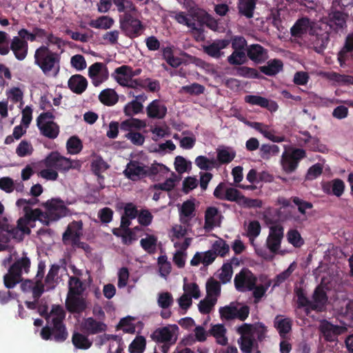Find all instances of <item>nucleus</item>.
<instances>
[{
    "label": "nucleus",
    "instance_id": "obj_62",
    "mask_svg": "<svg viewBox=\"0 0 353 353\" xmlns=\"http://www.w3.org/2000/svg\"><path fill=\"white\" fill-rule=\"evenodd\" d=\"M296 264L295 262L292 263L288 268L281 273L279 274L274 280L273 287L279 286L290 277L292 273L296 269Z\"/></svg>",
    "mask_w": 353,
    "mask_h": 353
},
{
    "label": "nucleus",
    "instance_id": "obj_49",
    "mask_svg": "<svg viewBox=\"0 0 353 353\" xmlns=\"http://www.w3.org/2000/svg\"><path fill=\"white\" fill-rule=\"evenodd\" d=\"M279 152V148L274 144H263L259 149L260 157L265 160L276 156Z\"/></svg>",
    "mask_w": 353,
    "mask_h": 353
},
{
    "label": "nucleus",
    "instance_id": "obj_41",
    "mask_svg": "<svg viewBox=\"0 0 353 353\" xmlns=\"http://www.w3.org/2000/svg\"><path fill=\"white\" fill-rule=\"evenodd\" d=\"M274 324L281 337H285L292 329V321L288 318L283 319L279 315L276 316Z\"/></svg>",
    "mask_w": 353,
    "mask_h": 353
},
{
    "label": "nucleus",
    "instance_id": "obj_53",
    "mask_svg": "<svg viewBox=\"0 0 353 353\" xmlns=\"http://www.w3.org/2000/svg\"><path fill=\"white\" fill-rule=\"evenodd\" d=\"M72 341L73 345L79 349H88L92 343L88 340V337L79 332H74L72 335Z\"/></svg>",
    "mask_w": 353,
    "mask_h": 353
},
{
    "label": "nucleus",
    "instance_id": "obj_64",
    "mask_svg": "<svg viewBox=\"0 0 353 353\" xmlns=\"http://www.w3.org/2000/svg\"><path fill=\"white\" fill-rule=\"evenodd\" d=\"M157 239L154 235H147L140 241L141 247L148 252L152 253L155 250Z\"/></svg>",
    "mask_w": 353,
    "mask_h": 353
},
{
    "label": "nucleus",
    "instance_id": "obj_52",
    "mask_svg": "<svg viewBox=\"0 0 353 353\" xmlns=\"http://www.w3.org/2000/svg\"><path fill=\"white\" fill-rule=\"evenodd\" d=\"M145 126L146 123L144 121L132 118L123 121L121 124V129L130 132L133 128L139 130L145 128Z\"/></svg>",
    "mask_w": 353,
    "mask_h": 353
},
{
    "label": "nucleus",
    "instance_id": "obj_58",
    "mask_svg": "<svg viewBox=\"0 0 353 353\" xmlns=\"http://www.w3.org/2000/svg\"><path fill=\"white\" fill-rule=\"evenodd\" d=\"M174 299L168 292H161L158 294L157 303L162 309H168L173 303Z\"/></svg>",
    "mask_w": 353,
    "mask_h": 353
},
{
    "label": "nucleus",
    "instance_id": "obj_44",
    "mask_svg": "<svg viewBox=\"0 0 353 353\" xmlns=\"http://www.w3.org/2000/svg\"><path fill=\"white\" fill-rule=\"evenodd\" d=\"M173 333L168 327L157 329L151 335V338L157 342L164 343L171 341Z\"/></svg>",
    "mask_w": 353,
    "mask_h": 353
},
{
    "label": "nucleus",
    "instance_id": "obj_10",
    "mask_svg": "<svg viewBox=\"0 0 353 353\" xmlns=\"http://www.w3.org/2000/svg\"><path fill=\"white\" fill-rule=\"evenodd\" d=\"M305 157V151L303 149H294L292 152L285 151L281 159L283 170L286 173L294 172L301 159Z\"/></svg>",
    "mask_w": 353,
    "mask_h": 353
},
{
    "label": "nucleus",
    "instance_id": "obj_50",
    "mask_svg": "<svg viewBox=\"0 0 353 353\" xmlns=\"http://www.w3.org/2000/svg\"><path fill=\"white\" fill-rule=\"evenodd\" d=\"M68 285L69 291L68 295H81L85 290L83 283L77 276H70Z\"/></svg>",
    "mask_w": 353,
    "mask_h": 353
},
{
    "label": "nucleus",
    "instance_id": "obj_29",
    "mask_svg": "<svg viewBox=\"0 0 353 353\" xmlns=\"http://www.w3.org/2000/svg\"><path fill=\"white\" fill-rule=\"evenodd\" d=\"M150 118L161 119L167 113V108L159 100H154L146 108Z\"/></svg>",
    "mask_w": 353,
    "mask_h": 353
},
{
    "label": "nucleus",
    "instance_id": "obj_37",
    "mask_svg": "<svg viewBox=\"0 0 353 353\" xmlns=\"http://www.w3.org/2000/svg\"><path fill=\"white\" fill-rule=\"evenodd\" d=\"M103 66V63L97 62L92 64L88 69L89 77L95 86H98L106 79V77L101 74V70Z\"/></svg>",
    "mask_w": 353,
    "mask_h": 353
},
{
    "label": "nucleus",
    "instance_id": "obj_40",
    "mask_svg": "<svg viewBox=\"0 0 353 353\" xmlns=\"http://www.w3.org/2000/svg\"><path fill=\"white\" fill-rule=\"evenodd\" d=\"M256 1V0H239V13L248 19L253 17Z\"/></svg>",
    "mask_w": 353,
    "mask_h": 353
},
{
    "label": "nucleus",
    "instance_id": "obj_63",
    "mask_svg": "<svg viewBox=\"0 0 353 353\" xmlns=\"http://www.w3.org/2000/svg\"><path fill=\"white\" fill-rule=\"evenodd\" d=\"M143 105L140 101L133 100L125 106L124 112L127 116H132L141 112L143 110Z\"/></svg>",
    "mask_w": 353,
    "mask_h": 353
},
{
    "label": "nucleus",
    "instance_id": "obj_34",
    "mask_svg": "<svg viewBox=\"0 0 353 353\" xmlns=\"http://www.w3.org/2000/svg\"><path fill=\"white\" fill-rule=\"evenodd\" d=\"M216 159L218 161L219 166L221 164H228L230 163L236 157V152L231 148L219 147L216 149Z\"/></svg>",
    "mask_w": 353,
    "mask_h": 353
},
{
    "label": "nucleus",
    "instance_id": "obj_46",
    "mask_svg": "<svg viewBox=\"0 0 353 353\" xmlns=\"http://www.w3.org/2000/svg\"><path fill=\"white\" fill-rule=\"evenodd\" d=\"M195 164L203 170H210L214 168H218V161L214 159H208L205 156H199L195 159Z\"/></svg>",
    "mask_w": 353,
    "mask_h": 353
},
{
    "label": "nucleus",
    "instance_id": "obj_25",
    "mask_svg": "<svg viewBox=\"0 0 353 353\" xmlns=\"http://www.w3.org/2000/svg\"><path fill=\"white\" fill-rule=\"evenodd\" d=\"M245 101L252 105L267 108L271 112H274L278 109V105L276 103L261 96L247 95L245 97Z\"/></svg>",
    "mask_w": 353,
    "mask_h": 353
},
{
    "label": "nucleus",
    "instance_id": "obj_3",
    "mask_svg": "<svg viewBox=\"0 0 353 353\" xmlns=\"http://www.w3.org/2000/svg\"><path fill=\"white\" fill-rule=\"evenodd\" d=\"M332 24L323 21L314 23L310 31L309 47L318 54L323 53L330 41Z\"/></svg>",
    "mask_w": 353,
    "mask_h": 353
},
{
    "label": "nucleus",
    "instance_id": "obj_43",
    "mask_svg": "<svg viewBox=\"0 0 353 353\" xmlns=\"http://www.w3.org/2000/svg\"><path fill=\"white\" fill-rule=\"evenodd\" d=\"M226 329L223 324H216L212 326L210 333L215 339L216 342L221 345H225L228 343V338L226 336Z\"/></svg>",
    "mask_w": 353,
    "mask_h": 353
},
{
    "label": "nucleus",
    "instance_id": "obj_51",
    "mask_svg": "<svg viewBox=\"0 0 353 353\" xmlns=\"http://www.w3.org/2000/svg\"><path fill=\"white\" fill-rule=\"evenodd\" d=\"M119 12L135 13L137 8L130 0H112Z\"/></svg>",
    "mask_w": 353,
    "mask_h": 353
},
{
    "label": "nucleus",
    "instance_id": "obj_28",
    "mask_svg": "<svg viewBox=\"0 0 353 353\" xmlns=\"http://www.w3.org/2000/svg\"><path fill=\"white\" fill-rule=\"evenodd\" d=\"M229 43L230 41L228 39L216 40L209 46H203V50L210 57L219 58L223 54L221 50L226 48Z\"/></svg>",
    "mask_w": 353,
    "mask_h": 353
},
{
    "label": "nucleus",
    "instance_id": "obj_54",
    "mask_svg": "<svg viewBox=\"0 0 353 353\" xmlns=\"http://www.w3.org/2000/svg\"><path fill=\"white\" fill-rule=\"evenodd\" d=\"M113 23L114 20L112 18L108 16H102L96 20H92L89 25L92 28L106 30L110 28Z\"/></svg>",
    "mask_w": 353,
    "mask_h": 353
},
{
    "label": "nucleus",
    "instance_id": "obj_17",
    "mask_svg": "<svg viewBox=\"0 0 353 353\" xmlns=\"http://www.w3.org/2000/svg\"><path fill=\"white\" fill-rule=\"evenodd\" d=\"M283 238V228L281 225H274L270 227V232L266 240L267 248L272 253H276L281 247Z\"/></svg>",
    "mask_w": 353,
    "mask_h": 353
},
{
    "label": "nucleus",
    "instance_id": "obj_31",
    "mask_svg": "<svg viewBox=\"0 0 353 353\" xmlns=\"http://www.w3.org/2000/svg\"><path fill=\"white\" fill-rule=\"evenodd\" d=\"M66 306L70 312L79 313L86 308V303L81 295H68Z\"/></svg>",
    "mask_w": 353,
    "mask_h": 353
},
{
    "label": "nucleus",
    "instance_id": "obj_48",
    "mask_svg": "<svg viewBox=\"0 0 353 353\" xmlns=\"http://www.w3.org/2000/svg\"><path fill=\"white\" fill-rule=\"evenodd\" d=\"M99 98L101 103L107 105H112L118 101V96L116 92L112 89H105L103 90L100 93Z\"/></svg>",
    "mask_w": 353,
    "mask_h": 353
},
{
    "label": "nucleus",
    "instance_id": "obj_55",
    "mask_svg": "<svg viewBox=\"0 0 353 353\" xmlns=\"http://www.w3.org/2000/svg\"><path fill=\"white\" fill-rule=\"evenodd\" d=\"M212 249L216 256H225L230 250V246L222 239L216 240L212 244Z\"/></svg>",
    "mask_w": 353,
    "mask_h": 353
},
{
    "label": "nucleus",
    "instance_id": "obj_9",
    "mask_svg": "<svg viewBox=\"0 0 353 353\" xmlns=\"http://www.w3.org/2000/svg\"><path fill=\"white\" fill-rule=\"evenodd\" d=\"M157 169L145 165L137 161H130L123 173L127 178L132 181H138L146 176L155 174Z\"/></svg>",
    "mask_w": 353,
    "mask_h": 353
},
{
    "label": "nucleus",
    "instance_id": "obj_12",
    "mask_svg": "<svg viewBox=\"0 0 353 353\" xmlns=\"http://www.w3.org/2000/svg\"><path fill=\"white\" fill-rule=\"evenodd\" d=\"M256 277L248 269L244 268L234 277V285L240 292L251 291L256 283Z\"/></svg>",
    "mask_w": 353,
    "mask_h": 353
},
{
    "label": "nucleus",
    "instance_id": "obj_23",
    "mask_svg": "<svg viewBox=\"0 0 353 353\" xmlns=\"http://www.w3.org/2000/svg\"><path fill=\"white\" fill-rule=\"evenodd\" d=\"M327 301V297L325 291L320 287L315 289L312 300L310 301L309 308L317 312H322L325 310V304Z\"/></svg>",
    "mask_w": 353,
    "mask_h": 353
},
{
    "label": "nucleus",
    "instance_id": "obj_45",
    "mask_svg": "<svg viewBox=\"0 0 353 353\" xmlns=\"http://www.w3.org/2000/svg\"><path fill=\"white\" fill-rule=\"evenodd\" d=\"M110 341L109 345V352L113 353L114 351L116 353H121L123 350L121 347V339L117 335H109L105 334L101 338V343L105 341Z\"/></svg>",
    "mask_w": 353,
    "mask_h": 353
},
{
    "label": "nucleus",
    "instance_id": "obj_24",
    "mask_svg": "<svg viewBox=\"0 0 353 353\" xmlns=\"http://www.w3.org/2000/svg\"><path fill=\"white\" fill-rule=\"evenodd\" d=\"M81 327L86 333L89 334H96L97 333L105 332L107 325L103 322L97 321L92 317L83 320L81 323Z\"/></svg>",
    "mask_w": 353,
    "mask_h": 353
},
{
    "label": "nucleus",
    "instance_id": "obj_57",
    "mask_svg": "<svg viewBox=\"0 0 353 353\" xmlns=\"http://www.w3.org/2000/svg\"><path fill=\"white\" fill-rule=\"evenodd\" d=\"M186 26L196 32L200 37L203 32V23L200 20V12L194 14V17L189 18Z\"/></svg>",
    "mask_w": 353,
    "mask_h": 353
},
{
    "label": "nucleus",
    "instance_id": "obj_2",
    "mask_svg": "<svg viewBox=\"0 0 353 353\" xmlns=\"http://www.w3.org/2000/svg\"><path fill=\"white\" fill-rule=\"evenodd\" d=\"M60 55L54 52L46 46L37 49L34 53L35 63L46 75L56 77L60 70Z\"/></svg>",
    "mask_w": 353,
    "mask_h": 353
},
{
    "label": "nucleus",
    "instance_id": "obj_4",
    "mask_svg": "<svg viewBox=\"0 0 353 353\" xmlns=\"http://www.w3.org/2000/svg\"><path fill=\"white\" fill-rule=\"evenodd\" d=\"M30 266V261L27 256L17 260L9 268L8 272L4 276V284L7 288H12L22 281L21 275L28 273Z\"/></svg>",
    "mask_w": 353,
    "mask_h": 353
},
{
    "label": "nucleus",
    "instance_id": "obj_18",
    "mask_svg": "<svg viewBox=\"0 0 353 353\" xmlns=\"http://www.w3.org/2000/svg\"><path fill=\"white\" fill-rule=\"evenodd\" d=\"M32 211H34V210H32L30 207H24L25 216L17 221V225L16 227L12 225V228L19 232V237H11V239L20 241L23 239L24 234H29L30 233L31 230L28 226L30 221L38 220V219H34L32 214H30Z\"/></svg>",
    "mask_w": 353,
    "mask_h": 353
},
{
    "label": "nucleus",
    "instance_id": "obj_22",
    "mask_svg": "<svg viewBox=\"0 0 353 353\" xmlns=\"http://www.w3.org/2000/svg\"><path fill=\"white\" fill-rule=\"evenodd\" d=\"M10 50L18 60L22 61L26 57L28 54V42L19 36L14 37L10 43Z\"/></svg>",
    "mask_w": 353,
    "mask_h": 353
},
{
    "label": "nucleus",
    "instance_id": "obj_38",
    "mask_svg": "<svg viewBox=\"0 0 353 353\" xmlns=\"http://www.w3.org/2000/svg\"><path fill=\"white\" fill-rule=\"evenodd\" d=\"M87 80L80 74L73 75L68 81V86L77 94H81L87 88Z\"/></svg>",
    "mask_w": 353,
    "mask_h": 353
},
{
    "label": "nucleus",
    "instance_id": "obj_13",
    "mask_svg": "<svg viewBox=\"0 0 353 353\" xmlns=\"http://www.w3.org/2000/svg\"><path fill=\"white\" fill-rule=\"evenodd\" d=\"M134 74H132V69L127 65H122L117 68L114 71L115 80L122 86L136 88L141 86V83L138 79H133Z\"/></svg>",
    "mask_w": 353,
    "mask_h": 353
},
{
    "label": "nucleus",
    "instance_id": "obj_7",
    "mask_svg": "<svg viewBox=\"0 0 353 353\" xmlns=\"http://www.w3.org/2000/svg\"><path fill=\"white\" fill-rule=\"evenodd\" d=\"M54 116L50 112L41 113L37 119L40 133L50 139H56L59 134V126L54 122Z\"/></svg>",
    "mask_w": 353,
    "mask_h": 353
},
{
    "label": "nucleus",
    "instance_id": "obj_1",
    "mask_svg": "<svg viewBox=\"0 0 353 353\" xmlns=\"http://www.w3.org/2000/svg\"><path fill=\"white\" fill-rule=\"evenodd\" d=\"M46 211L37 208L30 212L34 219H38L45 225H48L50 221H57L61 217L66 216L68 213V209L64 204V202L59 199H52L42 205Z\"/></svg>",
    "mask_w": 353,
    "mask_h": 353
},
{
    "label": "nucleus",
    "instance_id": "obj_60",
    "mask_svg": "<svg viewBox=\"0 0 353 353\" xmlns=\"http://www.w3.org/2000/svg\"><path fill=\"white\" fill-rule=\"evenodd\" d=\"M59 270L60 266L59 265L54 264L51 266L47 276H46L45 283L46 285H49L50 288H53L54 287Z\"/></svg>",
    "mask_w": 353,
    "mask_h": 353
},
{
    "label": "nucleus",
    "instance_id": "obj_30",
    "mask_svg": "<svg viewBox=\"0 0 353 353\" xmlns=\"http://www.w3.org/2000/svg\"><path fill=\"white\" fill-rule=\"evenodd\" d=\"M317 22L311 21L307 18L299 19L291 28V34L296 37H300L307 31L310 32L311 27Z\"/></svg>",
    "mask_w": 353,
    "mask_h": 353
},
{
    "label": "nucleus",
    "instance_id": "obj_33",
    "mask_svg": "<svg viewBox=\"0 0 353 353\" xmlns=\"http://www.w3.org/2000/svg\"><path fill=\"white\" fill-rule=\"evenodd\" d=\"M347 15L340 11H335L329 15V23L332 24V28L337 32L339 29H343L346 27V21Z\"/></svg>",
    "mask_w": 353,
    "mask_h": 353
},
{
    "label": "nucleus",
    "instance_id": "obj_42",
    "mask_svg": "<svg viewBox=\"0 0 353 353\" xmlns=\"http://www.w3.org/2000/svg\"><path fill=\"white\" fill-rule=\"evenodd\" d=\"M249 125L260 132L265 137L274 142H282L285 140L284 137L274 136L272 132L268 130V127L261 123L251 122Z\"/></svg>",
    "mask_w": 353,
    "mask_h": 353
},
{
    "label": "nucleus",
    "instance_id": "obj_6",
    "mask_svg": "<svg viewBox=\"0 0 353 353\" xmlns=\"http://www.w3.org/2000/svg\"><path fill=\"white\" fill-rule=\"evenodd\" d=\"M219 312L221 319L223 320L231 321L238 319L243 321L250 314V307L239 302L234 301L229 305L221 307Z\"/></svg>",
    "mask_w": 353,
    "mask_h": 353
},
{
    "label": "nucleus",
    "instance_id": "obj_59",
    "mask_svg": "<svg viewBox=\"0 0 353 353\" xmlns=\"http://www.w3.org/2000/svg\"><path fill=\"white\" fill-rule=\"evenodd\" d=\"M228 61L230 65H239L246 61L245 52L243 50H234L228 57Z\"/></svg>",
    "mask_w": 353,
    "mask_h": 353
},
{
    "label": "nucleus",
    "instance_id": "obj_47",
    "mask_svg": "<svg viewBox=\"0 0 353 353\" xmlns=\"http://www.w3.org/2000/svg\"><path fill=\"white\" fill-rule=\"evenodd\" d=\"M206 292L207 296L210 298H215L217 301V299L221 294L220 283L213 278H210L206 283Z\"/></svg>",
    "mask_w": 353,
    "mask_h": 353
},
{
    "label": "nucleus",
    "instance_id": "obj_15",
    "mask_svg": "<svg viewBox=\"0 0 353 353\" xmlns=\"http://www.w3.org/2000/svg\"><path fill=\"white\" fill-rule=\"evenodd\" d=\"M319 329L327 341H334L339 335L346 332L347 330L345 326L334 325L325 319L320 321Z\"/></svg>",
    "mask_w": 353,
    "mask_h": 353
},
{
    "label": "nucleus",
    "instance_id": "obj_39",
    "mask_svg": "<svg viewBox=\"0 0 353 353\" xmlns=\"http://www.w3.org/2000/svg\"><path fill=\"white\" fill-rule=\"evenodd\" d=\"M283 63L279 59H272L266 65L260 67V71L268 76H274L283 70Z\"/></svg>",
    "mask_w": 353,
    "mask_h": 353
},
{
    "label": "nucleus",
    "instance_id": "obj_36",
    "mask_svg": "<svg viewBox=\"0 0 353 353\" xmlns=\"http://www.w3.org/2000/svg\"><path fill=\"white\" fill-rule=\"evenodd\" d=\"M65 312L61 306L53 305L50 312L47 314L46 319L48 321V325H50L57 323H63V321L65 319Z\"/></svg>",
    "mask_w": 353,
    "mask_h": 353
},
{
    "label": "nucleus",
    "instance_id": "obj_61",
    "mask_svg": "<svg viewBox=\"0 0 353 353\" xmlns=\"http://www.w3.org/2000/svg\"><path fill=\"white\" fill-rule=\"evenodd\" d=\"M187 279H184L183 291L185 294H188L192 298L199 299L201 296L200 290L199 286L195 283H187Z\"/></svg>",
    "mask_w": 353,
    "mask_h": 353
},
{
    "label": "nucleus",
    "instance_id": "obj_35",
    "mask_svg": "<svg viewBox=\"0 0 353 353\" xmlns=\"http://www.w3.org/2000/svg\"><path fill=\"white\" fill-rule=\"evenodd\" d=\"M216 257V256L212 249L205 252H196L190 263L192 265H197L201 263L204 265H208L214 261Z\"/></svg>",
    "mask_w": 353,
    "mask_h": 353
},
{
    "label": "nucleus",
    "instance_id": "obj_56",
    "mask_svg": "<svg viewBox=\"0 0 353 353\" xmlns=\"http://www.w3.org/2000/svg\"><path fill=\"white\" fill-rule=\"evenodd\" d=\"M186 26L196 32L200 37L203 32V23L200 20V12L194 14V17L189 18Z\"/></svg>",
    "mask_w": 353,
    "mask_h": 353
},
{
    "label": "nucleus",
    "instance_id": "obj_20",
    "mask_svg": "<svg viewBox=\"0 0 353 353\" xmlns=\"http://www.w3.org/2000/svg\"><path fill=\"white\" fill-rule=\"evenodd\" d=\"M19 232L12 228V225L8 222V219L0 215V242L7 243L11 237H19Z\"/></svg>",
    "mask_w": 353,
    "mask_h": 353
},
{
    "label": "nucleus",
    "instance_id": "obj_32",
    "mask_svg": "<svg viewBox=\"0 0 353 353\" xmlns=\"http://www.w3.org/2000/svg\"><path fill=\"white\" fill-rule=\"evenodd\" d=\"M195 205L192 200H188L183 203L179 209L180 221L183 223H188L194 216Z\"/></svg>",
    "mask_w": 353,
    "mask_h": 353
},
{
    "label": "nucleus",
    "instance_id": "obj_11",
    "mask_svg": "<svg viewBox=\"0 0 353 353\" xmlns=\"http://www.w3.org/2000/svg\"><path fill=\"white\" fill-rule=\"evenodd\" d=\"M237 332L241 335L238 344L243 353H261L259 349V343L242 325L237 328Z\"/></svg>",
    "mask_w": 353,
    "mask_h": 353
},
{
    "label": "nucleus",
    "instance_id": "obj_21",
    "mask_svg": "<svg viewBox=\"0 0 353 353\" xmlns=\"http://www.w3.org/2000/svg\"><path fill=\"white\" fill-rule=\"evenodd\" d=\"M221 214L215 207H209L205 212V223L203 228L206 231L212 230L221 224Z\"/></svg>",
    "mask_w": 353,
    "mask_h": 353
},
{
    "label": "nucleus",
    "instance_id": "obj_19",
    "mask_svg": "<svg viewBox=\"0 0 353 353\" xmlns=\"http://www.w3.org/2000/svg\"><path fill=\"white\" fill-rule=\"evenodd\" d=\"M248 57L256 64L264 63L268 59V51L259 44H252L246 49Z\"/></svg>",
    "mask_w": 353,
    "mask_h": 353
},
{
    "label": "nucleus",
    "instance_id": "obj_27",
    "mask_svg": "<svg viewBox=\"0 0 353 353\" xmlns=\"http://www.w3.org/2000/svg\"><path fill=\"white\" fill-rule=\"evenodd\" d=\"M45 273V265L43 263H39L38 271L35 277L34 283L32 290L34 299L39 300V297L44 292V285L42 283Z\"/></svg>",
    "mask_w": 353,
    "mask_h": 353
},
{
    "label": "nucleus",
    "instance_id": "obj_26",
    "mask_svg": "<svg viewBox=\"0 0 353 353\" xmlns=\"http://www.w3.org/2000/svg\"><path fill=\"white\" fill-rule=\"evenodd\" d=\"M258 343H261L267 337L268 329L262 323L254 324L244 323L242 325Z\"/></svg>",
    "mask_w": 353,
    "mask_h": 353
},
{
    "label": "nucleus",
    "instance_id": "obj_8",
    "mask_svg": "<svg viewBox=\"0 0 353 353\" xmlns=\"http://www.w3.org/2000/svg\"><path fill=\"white\" fill-rule=\"evenodd\" d=\"M120 28L131 39L141 34L144 27L140 20L130 13H125L119 19Z\"/></svg>",
    "mask_w": 353,
    "mask_h": 353
},
{
    "label": "nucleus",
    "instance_id": "obj_5",
    "mask_svg": "<svg viewBox=\"0 0 353 353\" xmlns=\"http://www.w3.org/2000/svg\"><path fill=\"white\" fill-rule=\"evenodd\" d=\"M46 168H54L56 171L67 172L70 169H80L81 163L78 160H70L57 152H51L45 159Z\"/></svg>",
    "mask_w": 353,
    "mask_h": 353
},
{
    "label": "nucleus",
    "instance_id": "obj_14",
    "mask_svg": "<svg viewBox=\"0 0 353 353\" xmlns=\"http://www.w3.org/2000/svg\"><path fill=\"white\" fill-rule=\"evenodd\" d=\"M83 236V223L80 221L70 223L62 236V241L64 245H70L72 247L80 240Z\"/></svg>",
    "mask_w": 353,
    "mask_h": 353
},
{
    "label": "nucleus",
    "instance_id": "obj_16",
    "mask_svg": "<svg viewBox=\"0 0 353 353\" xmlns=\"http://www.w3.org/2000/svg\"><path fill=\"white\" fill-rule=\"evenodd\" d=\"M41 335L43 339L48 340L52 336L56 341L61 342L67 339L68 332L63 323H57L43 327Z\"/></svg>",
    "mask_w": 353,
    "mask_h": 353
}]
</instances>
